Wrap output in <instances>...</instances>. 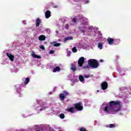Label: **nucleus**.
<instances>
[{
	"mask_svg": "<svg viewBox=\"0 0 131 131\" xmlns=\"http://www.w3.org/2000/svg\"><path fill=\"white\" fill-rule=\"evenodd\" d=\"M32 57H33V58H37V59H41V56L35 54V53H34V52L32 53Z\"/></svg>",
	"mask_w": 131,
	"mask_h": 131,
	"instance_id": "nucleus-12",
	"label": "nucleus"
},
{
	"mask_svg": "<svg viewBox=\"0 0 131 131\" xmlns=\"http://www.w3.org/2000/svg\"><path fill=\"white\" fill-rule=\"evenodd\" d=\"M83 77H84V78H90V77H91V75H84Z\"/></svg>",
	"mask_w": 131,
	"mask_h": 131,
	"instance_id": "nucleus-24",
	"label": "nucleus"
},
{
	"mask_svg": "<svg viewBox=\"0 0 131 131\" xmlns=\"http://www.w3.org/2000/svg\"><path fill=\"white\" fill-rule=\"evenodd\" d=\"M67 27H68L67 26L66 27V28L67 29Z\"/></svg>",
	"mask_w": 131,
	"mask_h": 131,
	"instance_id": "nucleus-39",
	"label": "nucleus"
},
{
	"mask_svg": "<svg viewBox=\"0 0 131 131\" xmlns=\"http://www.w3.org/2000/svg\"><path fill=\"white\" fill-rule=\"evenodd\" d=\"M72 21L74 23H76V18H73Z\"/></svg>",
	"mask_w": 131,
	"mask_h": 131,
	"instance_id": "nucleus-29",
	"label": "nucleus"
},
{
	"mask_svg": "<svg viewBox=\"0 0 131 131\" xmlns=\"http://www.w3.org/2000/svg\"><path fill=\"white\" fill-rule=\"evenodd\" d=\"M105 127H109V125H105Z\"/></svg>",
	"mask_w": 131,
	"mask_h": 131,
	"instance_id": "nucleus-36",
	"label": "nucleus"
},
{
	"mask_svg": "<svg viewBox=\"0 0 131 131\" xmlns=\"http://www.w3.org/2000/svg\"><path fill=\"white\" fill-rule=\"evenodd\" d=\"M53 8H58V6H55L53 7Z\"/></svg>",
	"mask_w": 131,
	"mask_h": 131,
	"instance_id": "nucleus-35",
	"label": "nucleus"
},
{
	"mask_svg": "<svg viewBox=\"0 0 131 131\" xmlns=\"http://www.w3.org/2000/svg\"><path fill=\"white\" fill-rule=\"evenodd\" d=\"M99 92H100V91L99 90H97V92L99 93Z\"/></svg>",
	"mask_w": 131,
	"mask_h": 131,
	"instance_id": "nucleus-38",
	"label": "nucleus"
},
{
	"mask_svg": "<svg viewBox=\"0 0 131 131\" xmlns=\"http://www.w3.org/2000/svg\"><path fill=\"white\" fill-rule=\"evenodd\" d=\"M75 108L77 111L83 110V106H81V102H79L74 104Z\"/></svg>",
	"mask_w": 131,
	"mask_h": 131,
	"instance_id": "nucleus-3",
	"label": "nucleus"
},
{
	"mask_svg": "<svg viewBox=\"0 0 131 131\" xmlns=\"http://www.w3.org/2000/svg\"><path fill=\"white\" fill-rule=\"evenodd\" d=\"M42 110V108H40V111H41Z\"/></svg>",
	"mask_w": 131,
	"mask_h": 131,
	"instance_id": "nucleus-37",
	"label": "nucleus"
},
{
	"mask_svg": "<svg viewBox=\"0 0 131 131\" xmlns=\"http://www.w3.org/2000/svg\"><path fill=\"white\" fill-rule=\"evenodd\" d=\"M73 53H76L77 52V49H76V47H74L72 48Z\"/></svg>",
	"mask_w": 131,
	"mask_h": 131,
	"instance_id": "nucleus-22",
	"label": "nucleus"
},
{
	"mask_svg": "<svg viewBox=\"0 0 131 131\" xmlns=\"http://www.w3.org/2000/svg\"><path fill=\"white\" fill-rule=\"evenodd\" d=\"M29 81H30V79H29V77H27L25 79V80L24 81V84H28Z\"/></svg>",
	"mask_w": 131,
	"mask_h": 131,
	"instance_id": "nucleus-16",
	"label": "nucleus"
},
{
	"mask_svg": "<svg viewBox=\"0 0 131 131\" xmlns=\"http://www.w3.org/2000/svg\"><path fill=\"white\" fill-rule=\"evenodd\" d=\"M98 49H100V50H102V49H103V45L102 44V43H98Z\"/></svg>",
	"mask_w": 131,
	"mask_h": 131,
	"instance_id": "nucleus-19",
	"label": "nucleus"
},
{
	"mask_svg": "<svg viewBox=\"0 0 131 131\" xmlns=\"http://www.w3.org/2000/svg\"><path fill=\"white\" fill-rule=\"evenodd\" d=\"M23 23H24V24H26V21L25 20L23 21Z\"/></svg>",
	"mask_w": 131,
	"mask_h": 131,
	"instance_id": "nucleus-33",
	"label": "nucleus"
},
{
	"mask_svg": "<svg viewBox=\"0 0 131 131\" xmlns=\"http://www.w3.org/2000/svg\"><path fill=\"white\" fill-rule=\"evenodd\" d=\"M100 62H103V59H100Z\"/></svg>",
	"mask_w": 131,
	"mask_h": 131,
	"instance_id": "nucleus-34",
	"label": "nucleus"
},
{
	"mask_svg": "<svg viewBox=\"0 0 131 131\" xmlns=\"http://www.w3.org/2000/svg\"><path fill=\"white\" fill-rule=\"evenodd\" d=\"M67 27H68L67 26L66 27V28L67 29Z\"/></svg>",
	"mask_w": 131,
	"mask_h": 131,
	"instance_id": "nucleus-40",
	"label": "nucleus"
},
{
	"mask_svg": "<svg viewBox=\"0 0 131 131\" xmlns=\"http://www.w3.org/2000/svg\"><path fill=\"white\" fill-rule=\"evenodd\" d=\"M79 30L80 31V32H81L82 33H85V30L82 29V27L79 26L78 27Z\"/></svg>",
	"mask_w": 131,
	"mask_h": 131,
	"instance_id": "nucleus-18",
	"label": "nucleus"
},
{
	"mask_svg": "<svg viewBox=\"0 0 131 131\" xmlns=\"http://www.w3.org/2000/svg\"><path fill=\"white\" fill-rule=\"evenodd\" d=\"M55 53V51L54 50H51L49 52V54L53 55V54H54Z\"/></svg>",
	"mask_w": 131,
	"mask_h": 131,
	"instance_id": "nucleus-27",
	"label": "nucleus"
},
{
	"mask_svg": "<svg viewBox=\"0 0 131 131\" xmlns=\"http://www.w3.org/2000/svg\"><path fill=\"white\" fill-rule=\"evenodd\" d=\"M107 41L108 42V45H113L114 43V39L112 38H108Z\"/></svg>",
	"mask_w": 131,
	"mask_h": 131,
	"instance_id": "nucleus-9",
	"label": "nucleus"
},
{
	"mask_svg": "<svg viewBox=\"0 0 131 131\" xmlns=\"http://www.w3.org/2000/svg\"><path fill=\"white\" fill-rule=\"evenodd\" d=\"M82 24L83 25H89V23H88V21H84Z\"/></svg>",
	"mask_w": 131,
	"mask_h": 131,
	"instance_id": "nucleus-30",
	"label": "nucleus"
},
{
	"mask_svg": "<svg viewBox=\"0 0 131 131\" xmlns=\"http://www.w3.org/2000/svg\"><path fill=\"white\" fill-rule=\"evenodd\" d=\"M88 64L91 68H98L99 67V62L96 59H91L88 60Z\"/></svg>",
	"mask_w": 131,
	"mask_h": 131,
	"instance_id": "nucleus-2",
	"label": "nucleus"
},
{
	"mask_svg": "<svg viewBox=\"0 0 131 131\" xmlns=\"http://www.w3.org/2000/svg\"><path fill=\"white\" fill-rule=\"evenodd\" d=\"M45 17L46 19H49L51 17V11L50 10H47L45 12Z\"/></svg>",
	"mask_w": 131,
	"mask_h": 131,
	"instance_id": "nucleus-8",
	"label": "nucleus"
},
{
	"mask_svg": "<svg viewBox=\"0 0 131 131\" xmlns=\"http://www.w3.org/2000/svg\"><path fill=\"white\" fill-rule=\"evenodd\" d=\"M80 131H88L85 128L82 127L80 129Z\"/></svg>",
	"mask_w": 131,
	"mask_h": 131,
	"instance_id": "nucleus-28",
	"label": "nucleus"
},
{
	"mask_svg": "<svg viewBox=\"0 0 131 131\" xmlns=\"http://www.w3.org/2000/svg\"><path fill=\"white\" fill-rule=\"evenodd\" d=\"M83 28H85V27H83Z\"/></svg>",
	"mask_w": 131,
	"mask_h": 131,
	"instance_id": "nucleus-41",
	"label": "nucleus"
},
{
	"mask_svg": "<svg viewBox=\"0 0 131 131\" xmlns=\"http://www.w3.org/2000/svg\"><path fill=\"white\" fill-rule=\"evenodd\" d=\"M40 23H41V19H40V18L38 17L36 20V27H38V26H39V25H40Z\"/></svg>",
	"mask_w": 131,
	"mask_h": 131,
	"instance_id": "nucleus-10",
	"label": "nucleus"
},
{
	"mask_svg": "<svg viewBox=\"0 0 131 131\" xmlns=\"http://www.w3.org/2000/svg\"><path fill=\"white\" fill-rule=\"evenodd\" d=\"M74 111V107H71L69 109V112H70L71 113H73Z\"/></svg>",
	"mask_w": 131,
	"mask_h": 131,
	"instance_id": "nucleus-20",
	"label": "nucleus"
},
{
	"mask_svg": "<svg viewBox=\"0 0 131 131\" xmlns=\"http://www.w3.org/2000/svg\"><path fill=\"white\" fill-rule=\"evenodd\" d=\"M68 95H69V93L67 91H63V94L61 93L59 95V97L61 101H65V98H66L65 96H68Z\"/></svg>",
	"mask_w": 131,
	"mask_h": 131,
	"instance_id": "nucleus-4",
	"label": "nucleus"
},
{
	"mask_svg": "<svg viewBox=\"0 0 131 131\" xmlns=\"http://www.w3.org/2000/svg\"><path fill=\"white\" fill-rule=\"evenodd\" d=\"M83 63H84V57H80L78 61V65L79 67H82V65H83Z\"/></svg>",
	"mask_w": 131,
	"mask_h": 131,
	"instance_id": "nucleus-5",
	"label": "nucleus"
},
{
	"mask_svg": "<svg viewBox=\"0 0 131 131\" xmlns=\"http://www.w3.org/2000/svg\"><path fill=\"white\" fill-rule=\"evenodd\" d=\"M89 3H90V1L87 0L85 2V4H89Z\"/></svg>",
	"mask_w": 131,
	"mask_h": 131,
	"instance_id": "nucleus-32",
	"label": "nucleus"
},
{
	"mask_svg": "<svg viewBox=\"0 0 131 131\" xmlns=\"http://www.w3.org/2000/svg\"><path fill=\"white\" fill-rule=\"evenodd\" d=\"M110 128H113V127H115V125L114 124H111L109 126Z\"/></svg>",
	"mask_w": 131,
	"mask_h": 131,
	"instance_id": "nucleus-23",
	"label": "nucleus"
},
{
	"mask_svg": "<svg viewBox=\"0 0 131 131\" xmlns=\"http://www.w3.org/2000/svg\"><path fill=\"white\" fill-rule=\"evenodd\" d=\"M61 68L59 67H56L53 70V72H57V71H60Z\"/></svg>",
	"mask_w": 131,
	"mask_h": 131,
	"instance_id": "nucleus-15",
	"label": "nucleus"
},
{
	"mask_svg": "<svg viewBox=\"0 0 131 131\" xmlns=\"http://www.w3.org/2000/svg\"><path fill=\"white\" fill-rule=\"evenodd\" d=\"M79 79L80 81H81V82H83V83H84V78L83 76H82V75L79 76Z\"/></svg>",
	"mask_w": 131,
	"mask_h": 131,
	"instance_id": "nucleus-13",
	"label": "nucleus"
},
{
	"mask_svg": "<svg viewBox=\"0 0 131 131\" xmlns=\"http://www.w3.org/2000/svg\"><path fill=\"white\" fill-rule=\"evenodd\" d=\"M73 39V37L72 36H68L64 38V41H67V40H71Z\"/></svg>",
	"mask_w": 131,
	"mask_h": 131,
	"instance_id": "nucleus-17",
	"label": "nucleus"
},
{
	"mask_svg": "<svg viewBox=\"0 0 131 131\" xmlns=\"http://www.w3.org/2000/svg\"><path fill=\"white\" fill-rule=\"evenodd\" d=\"M46 37L45 36V35H41L38 37L39 40L43 41L46 40Z\"/></svg>",
	"mask_w": 131,
	"mask_h": 131,
	"instance_id": "nucleus-11",
	"label": "nucleus"
},
{
	"mask_svg": "<svg viewBox=\"0 0 131 131\" xmlns=\"http://www.w3.org/2000/svg\"><path fill=\"white\" fill-rule=\"evenodd\" d=\"M59 117L61 119H64L65 118V115L64 114H60Z\"/></svg>",
	"mask_w": 131,
	"mask_h": 131,
	"instance_id": "nucleus-21",
	"label": "nucleus"
},
{
	"mask_svg": "<svg viewBox=\"0 0 131 131\" xmlns=\"http://www.w3.org/2000/svg\"><path fill=\"white\" fill-rule=\"evenodd\" d=\"M121 103L118 100L111 101L108 102V106H106L104 108V111L106 113H110L113 112V113H116L120 110V106Z\"/></svg>",
	"mask_w": 131,
	"mask_h": 131,
	"instance_id": "nucleus-1",
	"label": "nucleus"
},
{
	"mask_svg": "<svg viewBox=\"0 0 131 131\" xmlns=\"http://www.w3.org/2000/svg\"><path fill=\"white\" fill-rule=\"evenodd\" d=\"M76 67H75V65L74 64L72 63L71 64V70H72L73 72L76 71Z\"/></svg>",
	"mask_w": 131,
	"mask_h": 131,
	"instance_id": "nucleus-14",
	"label": "nucleus"
},
{
	"mask_svg": "<svg viewBox=\"0 0 131 131\" xmlns=\"http://www.w3.org/2000/svg\"><path fill=\"white\" fill-rule=\"evenodd\" d=\"M40 49H41V50H45V46H43V45L40 46Z\"/></svg>",
	"mask_w": 131,
	"mask_h": 131,
	"instance_id": "nucleus-26",
	"label": "nucleus"
},
{
	"mask_svg": "<svg viewBox=\"0 0 131 131\" xmlns=\"http://www.w3.org/2000/svg\"><path fill=\"white\" fill-rule=\"evenodd\" d=\"M60 46H61L60 43H56L54 45V47H60Z\"/></svg>",
	"mask_w": 131,
	"mask_h": 131,
	"instance_id": "nucleus-25",
	"label": "nucleus"
},
{
	"mask_svg": "<svg viewBox=\"0 0 131 131\" xmlns=\"http://www.w3.org/2000/svg\"><path fill=\"white\" fill-rule=\"evenodd\" d=\"M84 69H88V68H89V66H86L85 67H83Z\"/></svg>",
	"mask_w": 131,
	"mask_h": 131,
	"instance_id": "nucleus-31",
	"label": "nucleus"
},
{
	"mask_svg": "<svg viewBox=\"0 0 131 131\" xmlns=\"http://www.w3.org/2000/svg\"><path fill=\"white\" fill-rule=\"evenodd\" d=\"M6 55L7 56V57H8V58H9L10 61H11V62H13V61H14V55H12V54L11 53H6Z\"/></svg>",
	"mask_w": 131,
	"mask_h": 131,
	"instance_id": "nucleus-7",
	"label": "nucleus"
},
{
	"mask_svg": "<svg viewBox=\"0 0 131 131\" xmlns=\"http://www.w3.org/2000/svg\"><path fill=\"white\" fill-rule=\"evenodd\" d=\"M101 85L102 90L105 91V90H107V88H108V83L106 81H104L101 83Z\"/></svg>",
	"mask_w": 131,
	"mask_h": 131,
	"instance_id": "nucleus-6",
	"label": "nucleus"
}]
</instances>
